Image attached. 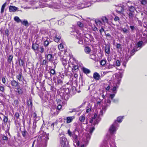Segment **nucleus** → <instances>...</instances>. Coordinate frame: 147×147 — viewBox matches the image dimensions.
<instances>
[{"label":"nucleus","mask_w":147,"mask_h":147,"mask_svg":"<svg viewBox=\"0 0 147 147\" xmlns=\"http://www.w3.org/2000/svg\"><path fill=\"white\" fill-rule=\"evenodd\" d=\"M28 106H32V101L30 100H28Z\"/></svg>","instance_id":"nucleus-43"},{"label":"nucleus","mask_w":147,"mask_h":147,"mask_svg":"<svg viewBox=\"0 0 147 147\" xmlns=\"http://www.w3.org/2000/svg\"><path fill=\"white\" fill-rule=\"evenodd\" d=\"M52 33L53 34V36L55 41L56 42H58L61 38L58 32L54 30H52Z\"/></svg>","instance_id":"nucleus-6"},{"label":"nucleus","mask_w":147,"mask_h":147,"mask_svg":"<svg viewBox=\"0 0 147 147\" xmlns=\"http://www.w3.org/2000/svg\"><path fill=\"white\" fill-rule=\"evenodd\" d=\"M62 106L61 105L59 104L57 107V109L58 110H60Z\"/></svg>","instance_id":"nucleus-57"},{"label":"nucleus","mask_w":147,"mask_h":147,"mask_svg":"<svg viewBox=\"0 0 147 147\" xmlns=\"http://www.w3.org/2000/svg\"><path fill=\"white\" fill-rule=\"evenodd\" d=\"M78 65H74L73 66V68H72V70L75 71L78 69Z\"/></svg>","instance_id":"nucleus-30"},{"label":"nucleus","mask_w":147,"mask_h":147,"mask_svg":"<svg viewBox=\"0 0 147 147\" xmlns=\"http://www.w3.org/2000/svg\"><path fill=\"white\" fill-rule=\"evenodd\" d=\"M116 47L118 49H121V45L120 44H117L116 46Z\"/></svg>","instance_id":"nucleus-42"},{"label":"nucleus","mask_w":147,"mask_h":147,"mask_svg":"<svg viewBox=\"0 0 147 147\" xmlns=\"http://www.w3.org/2000/svg\"><path fill=\"white\" fill-rule=\"evenodd\" d=\"M90 35L89 34H87L86 36H85V38H84V41L86 42H88L89 41V39L88 37L90 36Z\"/></svg>","instance_id":"nucleus-24"},{"label":"nucleus","mask_w":147,"mask_h":147,"mask_svg":"<svg viewBox=\"0 0 147 147\" xmlns=\"http://www.w3.org/2000/svg\"><path fill=\"white\" fill-rule=\"evenodd\" d=\"M16 78L19 80V81H22L23 80V77L22 76V74L20 73H19L18 75L16 76Z\"/></svg>","instance_id":"nucleus-15"},{"label":"nucleus","mask_w":147,"mask_h":147,"mask_svg":"<svg viewBox=\"0 0 147 147\" xmlns=\"http://www.w3.org/2000/svg\"><path fill=\"white\" fill-rule=\"evenodd\" d=\"M111 102L110 100L109 99H108L107 100V101H106L105 102V104L107 106H108L110 104Z\"/></svg>","instance_id":"nucleus-39"},{"label":"nucleus","mask_w":147,"mask_h":147,"mask_svg":"<svg viewBox=\"0 0 147 147\" xmlns=\"http://www.w3.org/2000/svg\"><path fill=\"white\" fill-rule=\"evenodd\" d=\"M11 84L13 86H16L18 84V83L14 80H13L11 82Z\"/></svg>","instance_id":"nucleus-21"},{"label":"nucleus","mask_w":147,"mask_h":147,"mask_svg":"<svg viewBox=\"0 0 147 147\" xmlns=\"http://www.w3.org/2000/svg\"><path fill=\"white\" fill-rule=\"evenodd\" d=\"M44 49L42 46H40L39 48L38 51L42 53L44 52Z\"/></svg>","instance_id":"nucleus-29"},{"label":"nucleus","mask_w":147,"mask_h":147,"mask_svg":"<svg viewBox=\"0 0 147 147\" xmlns=\"http://www.w3.org/2000/svg\"><path fill=\"white\" fill-rule=\"evenodd\" d=\"M14 20L15 21L18 23L22 22V20L18 16H15L14 18Z\"/></svg>","instance_id":"nucleus-22"},{"label":"nucleus","mask_w":147,"mask_h":147,"mask_svg":"<svg viewBox=\"0 0 147 147\" xmlns=\"http://www.w3.org/2000/svg\"><path fill=\"white\" fill-rule=\"evenodd\" d=\"M0 91L3 92L4 91V88L2 86H0Z\"/></svg>","instance_id":"nucleus-51"},{"label":"nucleus","mask_w":147,"mask_h":147,"mask_svg":"<svg viewBox=\"0 0 147 147\" xmlns=\"http://www.w3.org/2000/svg\"><path fill=\"white\" fill-rule=\"evenodd\" d=\"M22 135L25 138L28 139L27 135L28 134L27 132L26 131H24L22 132Z\"/></svg>","instance_id":"nucleus-20"},{"label":"nucleus","mask_w":147,"mask_h":147,"mask_svg":"<svg viewBox=\"0 0 147 147\" xmlns=\"http://www.w3.org/2000/svg\"><path fill=\"white\" fill-rule=\"evenodd\" d=\"M74 35L76 36L77 38L78 39L79 41L78 42V43L79 44H82L83 43V41L82 40V37L83 35L81 34L79 31L75 30L74 31Z\"/></svg>","instance_id":"nucleus-3"},{"label":"nucleus","mask_w":147,"mask_h":147,"mask_svg":"<svg viewBox=\"0 0 147 147\" xmlns=\"http://www.w3.org/2000/svg\"><path fill=\"white\" fill-rule=\"evenodd\" d=\"M6 4V3H5L2 6L1 11V13H3V12L4 11V8Z\"/></svg>","instance_id":"nucleus-32"},{"label":"nucleus","mask_w":147,"mask_h":147,"mask_svg":"<svg viewBox=\"0 0 147 147\" xmlns=\"http://www.w3.org/2000/svg\"><path fill=\"white\" fill-rule=\"evenodd\" d=\"M117 127H118V125L116 121H115L109 128V131L111 134H113L115 133L117 130Z\"/></svg>","instance_id":"nucleus-5"},{"label":"nucleus","mask_w":147,"mask_h":147,"mask_svg":"<svg viewBox=\"0 0 147 147\" xmlns=\"http://www.w3.org/2000/svg\"><path fill=\"white\" fill-rule=\"evenodd\" d=\"M90 58L93 60H95L96 59V55L94 54H92L90 56Z\"/></svg>","instance_id":"nucleus-28"},{"label":"nucleus","mask_w":147,"mask_h":147,"mask_svg":"<svg viewBox=\"0 0 147 147\" xmlns=\"http://www.w3.org/2000/svg\"><path fill=\"white\" fill-rule=\"evenodd\" d=\"M94 127H91L90 129V131L89 132V133H88L87 134H86V137L87 140H89L90 139L92 134V133L93 131L94 130Z\"/></svg>","instance_id":"nucleus-8"},{"label":"nucleus","mask_w":147,"mask_h":147,"mask_svg":"<svg viewBox=\"0 0 147 147\" xmlns=\"http://www.w3.org/2000/svg\"><path fill=\"white\" fill-rule=\"evenodd\" d=\"M106 109V107H102V110H100V113L99 114H97L96 113H95L94 116L90 119L89 123H91L92 125H94L96 124H97L98 121L100 120L98 117V115H102L103 110L105 111Z\"/></svg>","instance_id":"nucleus-1"},{"label":"nucleus","mask_w":147,"mask_h":147,"mask_svg":"<svg viewBox=\"0 0 147 147\" xmlns=\"http://www.w3.org/2000/svg\"><path fill=\"white\" fill-rule=\"evenodd\" d=\"M76 132H78L76 129H75L73 132H71L69 129H68L67 133L70 136L72 137L74 142L77 146H78L79 145V142L78 140V136L76 134Z\"/></svg>","instance_id":"nucleus-2"},{"label":"nucleus","mask_w":147,"mask_h":147,"mask_svg":"<svg viewBox=\"0 0 147 147\" xmlns=\"http://www.w3.org/2000/svg\"><path fill=\"white\" fill-rule=\"evenodd\" d=\"M79 120L81 123H83L84 124H87L88 123V122L87 120L86 121L85 123H84L85 120V117L84 115L80 116L79 118Z\"/></svg>","instance_id":"nucleus-9"},{"label":"nucleus","mask_w":147,"mask_h":147,"mask_svg":"<svg viewBox=\"0 0 147 147\" xmlns=\"http://www.w3.org/2000/svg\"><path fill=\"white\" fill-rule=\"evenodd\" d=\"M82 70L83 72L86 74H88L90 73V71L89 69L85 67L82 68Z\"/></svg>","instance_id":"nucleus-17"},{"label":"nucleus","mask_w":147,"mask_h":147,"mask_svg":"<svg viewBox=\"0 0 147 147\" xmlns=\"http://www.w3.org/2000/svg\"><path fill=\"white\" fill-rule=\"evenodd\" d=\"M115 63L117 66H119L120 65V62L119 60L116 61Z\"/></svg>","instance_id":"nucleus-40"},{"label":"nucleus","mask_w":147,"mask_h":147,"mask_svg":"<svg viewBox=\"0 0 147 147\" xmlns=\"http://www.w3.org/2000/svg\"><path fill=\"white\" fill-rule=\"evenodd\" d=\"M13 56L11 55H10L9 56L8 59V61L9 63H10L11 62L13 59Z\"/></svg>","instance_id":"nucleus-33"},{"label":"nucleus","mask_w":147,"mask_h":147,"mask_svg":"<svg viewBox=\"0 0 147 147\" xmlns=\"http://www.w3.org/2000/svg\"><path fill=\"white\" fill-rule=\"evenodd\" d=\"M42 39L44 41L48 40V38L47 37L44 36L42 37Z\"/></svg>","instance_id":"nucleus-49"},{"label":"nucleus","mask_w":147,"mask_h":147,"mask_svg":"<svg viewBox=\"0 0 147 147\" xmlns=\"http://www.w3.org/2000/svg\"><path fill=\"white\" fill-rule=\"evenodd\" d=\"M76 111H78L76 110V109H72V110L71 111H69V112L70 113H72Z\"/></svg>","instance_id":"nucleus-55"},{"label":"nucleus","mask_w":147,"mask_h":147,"mask_svg":"<svg viewBox=\"0 0 147 147\" xmlns=\"http://www.w3.org/2000/svg\"><path fill=\"white\" fill-rule=\"evenodd\" d=\"M140 2L141 4L143 5H146L147 4V1L146 0H142Z\"/></svg>","instance_id":"nucleus-31"},{"label":"nucleus","mask_w":147,"mask_h":147,"mask_svg":"<svg viewBox=\"0 0 147 147\" xmlns=\"http://www.w3.org/2000/svg\"><path fill=\"white\" fill-rule=\"evenodd\" d=\"M58 49L59 50H61L63 48V46L62 44H60L58 45Z\"/></svg>","instance_id":"nucleus-37"},{"label":"nucleus","mask_w":147,"mask_h":147,"mask_svg":"<svg viewBox=\"0 0 147 147\" xmlns=\"http://www.w3.org/2000/svg\"><path fill=\"white\" fill-rule=\"evenodd\" d=\"M95 22L97 24H99V25H100L101 24V22L98 20H96Z\"/></svg>","instance_id":"nucleus-47"},{"label":"nucleus","mask_w":147,"mask_h":147,"mask_svg":"<svg viewBox=\"0 0 147 147\" xmlns=\"http://www.w3.org/2000/svg\"><path fill=\"white\" fill-rule=\"evenodd\" d=\"M17 91L19 94H22L23 92L22 90L21 89L19 88H18L17 89Z\"/></svg>","instance_id":"nucleus-36"},{"label":"nucleus","mask_w":147,"mask_h":147,"mask_svg":"<svg viewBox=\"0 0 147 147\" xmlns=\"http://www.w3.org/2000/svg\"><path fill=\"white\" fill-rule=\"evenodd\" d=\"M102 22L104 23H107L108 22V20L107 18L105 17H102Z\"/></svg>","instance_id":"nucleus-27"},{"label":"nucleus","mask_w":147,"mask_h":147,"mask_svg":"<svg viewBox=\"0 0 147 147\" xmlns=\"http://www.w3.org/2000/svg\"><path fill=\"white\" fill-rule=\"evenodd\" d=\"M50 73L53 75H54L55 74V71L54 69H52L50 71Z\"/></svg>","instance_id":"nucleus-50"},{"label":"nucleus","mask_w":147,"mask_h":147,"mask_svg":"<svg viewBox=\"0 0 147 147\" xmlns=\"http://www.w3.org/2000/svg\"><path fill=\"white\" fill-rule=\"evenodd\" d=\"M78 26L81 27H82L83 26V24L80 22H77Z\"/></svg>","instance_id":"nucleus-38"},{"label":"nucleus","mask_w":147,"mask_h":147,"mask_svg":"<svg viewBox=\"0 0 147 147\" xmlns=\"http://www.w3.org/2000/svg\"><path fill=\"white\" fill-rule=\"evenodd\" d=\"M16 119H18L19 117V114L18 113H16L15 115Z\"/></svg>","instance_id":"nucleus-48"},{"label":"nucleus","mask_w":147,"mask_h":147,"mask_svg":"<svg viewBox=\"0 0 147 147\" xmlns=\"http://www.w3.org/2000/svg\"><path fill=\"white\" fill-rule=\"evenodd\" d=\"M140 49V48H139L138 49H136V47H135L133 50H132L131 51V53L132 54V53H134L135 51H136L139 50Z\"/></svg>","instance_id":"nucleus-41"},{"label":"nucleus","mask_w":147,"mask_h":147,"mask_svg":"<svg viewBox=\"0 0 147 147\" xmlns=\"http://www.w3.org/2000/svg\"><path fill=\"white\" fill-rule=\"evenodd\" d=\"M48 61H47L46 60H43L42 61V63L40 64L42 65H46L47 64V63Z\"/></svg>","instance_id":"nucleus-45"},{"label":"nucleus","mask_w":147,"mask_h":147,"mask_svg":"<svg viewBox=\"0 0 147 147\" xmlns=\"http://www.w3.org/2000/svg\"><path fill=\"white\" fill-rule=\"evenodd\" d=\"M59 142L61 146H63V147H65V146L67 141V139L65 138L63 134L62 133L59 134Z\"/></svg>","instance_id":"nucleus-4"},{"label":"nucleus","mask_w":147,"mask_h":147,"mask_svg":"<svg viewBox=\"0 0 147 147\" xmlns=\"http://www.w3.org/2000/svg\"><path fill=\"white\" fill-rule=\"evenodd\" d=\"M61 53H62L61 52H59L58 53V55L59 56H60V59H61L62 57L63 58V57H62V55H61Z\"/></svg>","instance_id":"nucleus-53"},{"label":"nucleus","mask_w":147,"mask_h":147,"mask_svg":"<svg viewBox=\"0 0 147 147\" xmlns=\"http://www.w3.org/2000/svg\"><path fill=\"white\" fill-rule=\"evenodd\" d=\"M75 117L74 116L67 117L66 119H64L66 120V123H71L73 120L74 119Z\"/></svg>","instance_id":"nucleus-11"},{"label":"nucleus","mask_w":147,"mask_h":147,"mask_svg":"<svg viewBox=\"0 0 147 147\" xmlns=\"http://www.w3.org/2000/svg\"><path fill=\"white\" fill-rule=\"evenodd\" d=\"M45 58L48 60L49 61L51 62H53V57L51 54H49L46 55Z\"/></svg>","instance_id":"nucleus-10"},{"label":"nucleus","mask_w":147,"mask_h":147,"mask_svg":"<svg viewBox=\"0 0 147 147\" xmlns=\"http://www.w3.org/2000/svg\"><path fill=\"white\" fill-rule=\"evenodd\" d=\"M129 11L131 12H134L136 10L135 7L133 6L129 7Z\"/></svg>","instance_id":"nucleus-26"},{"label":"nucleus","mask_w":147,"mask_h":147,"mask_svg":"<svg viewBox=\"0 0 147 147\" xmlns=\"http://www.w3.org/2000/svg\"><path fill=\"white\" fill-rule=\"evenodd\" d=\"M124 6L123 5V6L119 7L116 10V12L118 13L121 14L122 13V12L124 10L123 6Z\"/></svg>","instance_id":"nucleus-13"},{"label":"nucleus","mask_w":147,"mask_h":147,"mask_svg":"<svg viewBox=\"0 0 147 147\" xmlns=\"http://www.w3.org/2000/svg\"><path fill=\"white\" fill-rule=\"evenodd\" d=\"M130 28H131V29L132 30H134V29H135V27L134 26H130Z\"/></svg>","instance_id":"nucleus-64"},{"label":"nucleus","mask_w":147,"mask_h":147,"mask_svg":"<svg viewBox=\"0 0 147 147\" xmlns=\"http://www.w3.org/2000/svg\"><path fill=\"white\" fill-rule=\"evenodd\" d=\"M123 117L120 116L117 117V120L116 121L117 122V121L120 123L122 121V119H123Z\"/></svg>","instance_id":"nucleus-25"},{"label":"nucleus","mask_w":147,"mask_h":147,"mask_svg":"<svg viewBox=\"0 0 147 147\" xmlns=\"http://www.w3.org/2000/svg\"><path fill=\"white\" fill-rule=\"evenodd\" d=\"M44 42V45L45 47H47L49 44V42L48 40Z\"/></svg>","instance_id":"nucleus-44"},{"label":"nucleus","mask_w":147,"mask_h":147,"mask_svg":"<svg viewBox=\"0 0 147 147\" xmlns=\"http://www.w3.org/2000/svg\"><path fill=\"white\" fill-rule=\"evenodd\" d=\"M2 138L3 140H7V138L6 136H2Z\"/></svg>","instance_id":"nucleus-61"},{"label":"nucleus","mask_w":147,"mask_h":147,"mask_svg":"<svg viewBox=\"0 0 147 147\" xmlns=\"http://www.w3.org/2000/svg\"><path fill=\"white\" fill-rule=\"evenodd\" d=\"M100 64L101 65L104 66L106 63V61L105 60H102L100 62Z\"/></svg>","instance_id":"nucleus-34"},{"label":"nucleus","mask_w":147,"mask_h":147,"mask_svg":"<svg viewBox=\"0 0 147 147\" xmlns=\"http://www.w3.org/2000/svg\"><path fill=\"white\" fill-rule=\"evenodd\" d=\"M4 122H6L7 121V118L6 117H5L3 120Z\"/></svg>","instance_id":"nucleus-58"},{"label":"nucleus","mask_w":147,"mask_h":147,"mask_svg":"<svg viewBox=\"0 0 147 147\" xmlns=\"http://www.w3.org/2000/svg\"><path fill=\"white\" fill-rule=\"evenodd\" d=\"M57 83L59 84H61L62 83V81L60 79H58L57 80Z\"/></svg>","instance_id":"nucleus-56"},{"label":"nucleus","mask_w":147,"mask_h":147,"mask_svg":"<svg viewBox=\"0 0 147 147\" xmlns=\"http://www.w3.org/2000/svg\"><path fill=\"white\" fill-rule=\"evenodd\" d=\"M21 22L23 25H24L26 26L27 27L29 26L28 22L27 20H24L23 21H22Z\"/></svg>","instance_id":"nucleus-19"},{"label":"nucleus","mask_w":147,"mask_h":147,"mask_svg":"<svg viewBox=\"0 0 147 147\" xmlns=\"http://www.w3.org/2000/svg\"><path fill=\"white\" fill-rule=\"evenodd\" d=\"M119 20V18L117 16H116L114 18V20L115 21H116L118 20Z\"/></svg>","instance_id":"nucleus-60"},{"label":"nucleus","mask_w":147,"mask_h":147,"mask_svg":"<svg viewBox=\"0 0 147 147\" xmlns=\"http://www.w3.org/2000/svg\"><path fill=\"white\" fill-rule=\"evenodd\" d=\"M100 76L97 72H95L93 74V78L96 80H99L100 79Z\"/></svg>","instance_id":"nucleus-14"},{"label":"nucleus","mask_w":147,"mask_h":147,"mask_svg":"<svg viewBox=\"0 0 147 147\" xmlns=\"http://www.w3.org/2000/svg\"><path fill=\"white\" fill-rule=\"evenodd\" d=\"M115 65H112L111 64H109V65L107 66V67H106V69L112 70V69L114 67H115Z\"/></svg>","instance_id":"nucleus-18"},{"label":"nucleus","mask_w":147,"mask_h":147,"mask_svg":"<svg viewBox=\"0 0 147 147\" xmlns=\"http://www.w3.org/2000/svg\"><path fill=\"white\" fill-rule=\"evenodd\" d=\"M143 43V42L142 41H139L138 42L137 45L136 49H138V48L140 47H141Z\"/></svg>","instance_id":"nucleus-23"},{"label":"nucleus","mask_w":147,"mask_h":147,"mask_svg":"<svg viewBox=\"0 0 147 147\" xmlns=\"http://www.w3.org/2000/svg\"><path fill=\"white\" fill-rule=\"evenodd\" d=\"M18 9V8L14 6H10L9 8V11L10 12H14Z\"/></svg>","instance_id":"nucleus-12"},{"label":"nucleus","mask_w":147,"mask_h":147,"mask_svg":"<svg viewBox=\"0 0 147 147\" xmlns=\"http://www.w3.org/2000/svg\"><path fill=\"white\" fill-rule=\"evenodd\" d=\"M129 17V18L131 19H132L134 17V15L131 13H129L128 14Z\"/></svg>","instance_id":"nucleus-35"},{"label":"nucleus","mask_w":147,"mask_h":147,"mask_svg":"<svg viewBox=\"0 0 147 147\" xmlns=\"http://www.w3.org/2000/svg\"><path fill=\"white\" fill-rule=\"evenodd\" d=\"M2 82L3 83H5V78L4 77H3L2 78Z\"/></svg>","instance_id":"nucleus-62"},{"label":"nucleus","mask_w":147,"mask_h":147,"mask_svg":"<svg viewBox=\"0 0 147 147\" xmlns=\"http://www.w3.org/2000/svg\"><path fill=\"white\" fill-rule=\"evenodd\" d=\"M115 94L114 93L113 94H111L110 95V98H111V99H113V98L115 96Z\"/></svg>","instance_id":"nucleus-54"},{"label":"nucleus","mask_w":147,"mask_h":147,"mask_svg":"<svg viewBox=\"0 0 147 147\" xmlns=\"http://www.w3.org/2000/svg\"><path fill=\"white\" fill-rule=\"evenodd\" d=\"M21 61V63H20V62H19V63H20V64H21V65L22 66H24V61H23L22 60V59H21L20 60Z\"/></svg>","instance_id":"nucleus-52"},{"label":"nucleus","mask_w":147,"mask_h":147,"mask_svg":"<svg viewBox=\"0 0 147 147\" xmlns=\"http://www.w3.org/2000/svg\"><path fill=\"white\" fill-rule=\"evenodd\" d=\"M91 51V49L89 47H85L84 51L86 53L88 54Z\"/></svg>","instance_id":"nucleus-16"},{"label":"nucleus","mask_w":147,"mask_h":147,"mask_svg":"<svg viewBox=\"0 0 147 147\" xmlns=\"http://www.w3.org/2000/svg\"><path fill=\"white\" fill-rule=\"evenodd\" d=\"M61 60L65 68H66V67H68V66H70L69 62L67 61V60L66 58H65L64 57H63V58L62 57Z\"/></svg>","instance_id":"nucleus-7"},{"label":"nucleus","mask_w":147,"mask_h":147,"mask_svg":"<svg viewBox=\"0 0 147 147\" xmlns=\"http://www.w3.org/2000/svg\"><path fill=\"white\" fill-rule=\"evenodd\" d=\"M122 31L123 32V33H126L127 32V30L126 28H123Z\"/></svg>","instance_id":"nucleus-59"},{"label":"nucleus","mask_w":147,"mask_h":147,"mask_svg":"<svg viewBox=\"0 0 147 147\" xmlns=\"http://www.w3.org/2000/svg\"><path fill=\"white\" fill-rule=\"evenodd\" d=\"M91 109L90 108L87 109L86 110V112L87 113H88L91 111Z\"/></svg>","instance_id":"nucleus-63"},{"label":"nucleus","mask_w":147,"mask_h":147,"mask_svg":"<svg viewBox=\"0 0 147 147\" xmlns=\"http://www.w3.org/2000/svg\"><path fill=\"white\" fill-rule=\"evenodd\" d=\"M112 90L113 93L115 94L116 93V87L115 86H114Z\"/></svg>","instance_id":"nucleus-46"}]
</instances>
